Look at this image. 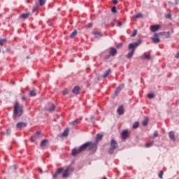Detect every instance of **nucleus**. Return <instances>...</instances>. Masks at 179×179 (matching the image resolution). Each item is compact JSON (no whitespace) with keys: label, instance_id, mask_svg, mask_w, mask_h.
Instances as JSON below:
<instances>
[{"label":"nucleus","instance_id":"obj_1","mask_svg":"<svg viewBox=\"0 0 179 179\" xmlns=\"http://www.w3.org/2000/svg\"><path fill=\"white\" fill-rule=\"evenodd\" d=\"M141 40H138V42L134 43H130L129 45L128 50L130 52H129L127 55V58L131 59L132 58V57H134V54H135V50H136V48L141 44Z\"/></svg>","mask_w":179,"mask_h":179},{"label":"nucleus","instance_id":"obj_2","mask_svg":"<svg viewBox=\"0 0 179 179\" xmlns=\"http://www.w3.org/2000/svg\"><path fill=\"white\" fill-rule=\"evenodd\" d=\"M23 115V106L20 105L18 102L14 105L13 115L14 118L16 119L19 117H22Z\"/></svg>","mask_w":179,"mask_h":179},{"label":"nucleus","instance_id":"obj_3","mask_svg":"<svg viewBox=\"0 0 179 179\" xmlns=\"http://www.w3.org/2000/svg\"><path fill=\"white\" fill-rule=\"evenodd\" d=\"M89 148V143H85L83 145L80 146L79 149H73L72 150V155L76 156V155H79V153H81V152H84Z\"/></svg>","mask_w":179,"mask_h":179},{"label":"nucleus","instance_id":"obj_4","mask_svg":"<svg viewBox=\"0 0 179 179\" xmlns=\"http://www.w3.org/2000/svg\"><path fill=\"white\" fill-rule=\"evenodd\" d=\"M117 148H118V143H117V141H115L114 139H111L110 149H109L108 153H110V155H113V153H114V150H115V149H117Z\"/></svg>","mask_w":179,"mask_h":179},{"label":"nucleus","instance_id":"obj_5","mask_svg":"<svg viewBox=\"0 0 179 179\" xmlns=\"http://www.w3.org/2000/svg\"><path fill=\"white\" fill-rule=\"evenodd\" d=\"M73 171V168L72 166H68L64 171L62 174L63 178H66V177L69 176V173H72Z\"/></svg>","mask_w":179,"mask_h":179},{"label":"nucleus","instance_id":"obj_6","mask_svg":"<svg viewBox=\"0 0 179 179\" xmlns=\"http://www.w3.org/2000/svg\"><path fill=\"white\" fill-rule=\"evenodd\" d=\"M88 143V148L89 150H92V152H96L97 149V143H91V142H87Z\"/></svg>","mask_w":179,"mask_h":179},{"label":"nucleus","instance_id":"obj_7","mask_svg":"<svg viewBox=\"0 0 179 179\" xmlns=\"http://www.w3.org/2000/svg\"><path fill=\"white\" fill-rule=\"evenodd\" d=\"M159 36H160V34H159V33H156L154 34L153 37L151 38V40L154 44H157L160 42V38Z\"/></svg>","mask_w":179,"mask_h":179},{"label":"nucleus","instance_id":"obj_8","mask_svg":"<svg viewBox=\"0 0 179 179\" xmlns=\"http://www.w3.org/2000/svg\"><path fill=\"white\" fill-rule=\"evenodd\" d=\"M162 26H160V24L151 25L150 29L152 33H155V31H157Z\"/></svg>","mask_w":179,"mask_h":179},{"label":"nucleus","instance_id":"obj_9","mask_svg":"<svg viewBox=\"0 0 179 179\" xmlns=\"http://www.w3.org/2000/svg\"><path fill=\"white\" fill-rule=\"evenodd\" d=\"M122 139L125 141L129 136V131L124 130L121 133Z\"/></svg>","mask_w":179,"mask_h":179},{"label":"nucleus","instance_id":"obj_10","mask_svg":"<svg viewBox=\"0 0 179 179\" xmlns=\"http://www.w3.org/2000/svg\"><path fill=\"white\" fill-rule=\"evenodd\" d=\"M27 127V123L26 122H18L17 124H16V128L17 129H18L19 131H20V129H22V128H24Z\"/></svg>","mask_w":179,"mask_h":179},{"label":"nucleus","instance_id":"obj_11","mask_svg":"<svg viewBox=\"0 0 179 179\" xmlns=\"http://www.w3.org/2000/svg\"><path fill=\"white\" fill-rule=\"evenodd\" d=\"M159 36H162L163 38H170V31L159 32Z\"/></svg>","mask_w":179,"mask_h":179},{"label":"nucleus","instance_id":"obj_12","mask_svg":"<svg viewBox=\"0 0 179 179\" xmlns=\"http://www.w3.org/2000/svg\"><path fill=\"white\" fill-rule=\"evenodd\" d=\"M117 113L119 114V115H122V114L124 113V106H120L117 110Z\"/></svg>","mask_w":179,"mask_h":179},{"label":"nucleus","instance_id":"obj_13","mask_svg":"<svg viewBox=\"0 0 179 179\" xmlns=\"http://www.w3.org/2000/svg\"><path fill=\"white\" fill-rule=\"evenodd\" d=\"M49 113H54L55 111V105L53 103H49V108H48Z\"/></svg>","mask_w":179,"mask_h":179},{"label":"nucleus","instance_id":"obj_14","mask_svg":"<svg viewBox=\"0 0 179 179\" xmlns=\"http://www.w3.org/2000/svg\"><path fill=\"white\" fill-rule=\"evenodd\" d=\"M92 34H94L95 38H100V37H103V34L97 31H94L92 32Z\"/></svg>","mask_w":179,"mask_h":179},{"label":"nucleus","instance_id":"obj_15","mask_svg":"<svg viewBox=\"0 0 179 179\" xmlns=\"http://www.w3.org/2000/svg\"><path fill=\"white\" fill-rule=\"evenodd\" d=\"M47 145H48V140H43L41 143V148L44 149Z\"/></svg>","mask_w":179,"mask_h":179},{"label":"nucleus","instance_id":"obj_16","mask_svg":"<svg viewBox=\"0 0 179 179\" xmlns=\"http://www.w3.org/2000/svg\"><path fill=\"white\" fill-rule=\"evenodd\" d=\"M62 171H64V169H62V168L58 169L57 171H56V173L53 175V178H56V177L58 176V174H61V173H62Z\"/></svg>","mask_w":179,"mask_h":179},{"label":"nucleus","instance_id":"obj_17","mask_svg":"<svg viewBox=\"0 0 179 179\" xmlns=\"http://www.w3.org/2000/svg\"><path fill=\"white\" fill-rule=\"evenodd\" d=\"M80 90V87L79 86H76L73 89V93L74 94H79V92Z\"/></svg>","mask_w":179,"mask_h":179},{"label":"nucleus","instance_id":"obj_18","mask_svg":"<svg viewBox=\"0 0 179 179\" xmlns=\"http://www.w3.org/2000/svg\"><path fill=\"white\" fill-rule=\"evenodd\" d=\"M169 138L173 142H176V137L174 136V131L169 132Z\"/></svg>","mask_w":179,"mask_h":179},{"label":"nucleus","instance_id":"obj_19","mask_svg":"<svg viewBox=\"0 0 179 179\" xmlns=\"http://www.w3.org/2000/svg\"><path fill=\"white\" fill-rule=\"evenodd\" d=\"M110 55H115L117 54V50L114 48H110Z\"/></svg>","mask_w":179,"mask_h":179},{"label":"nucleus","instance_id":"obj_20","mask_svg":"<svg viewBox=\"0 0 179 179\" xmlns=\"http://www.w3.org/2000/svg\"><path fill=\"white\" fill-rule=\"evenodd\" d=\"M141 59H150V55H146L145 53H144V54L141 56Z\"/></svg>","mask_w":179,"mask_h":179},{"label":"nucleus","instance_id":"obj_21","mask_svg":"<svg viewBox=\"0 0 179 179\" xmlns=\"http://www.w3.org/2000/svg\"><path fill=\"white\" fill-rule=\"evenodd\" d=\"M111 73V69H109L108 71L105 72V73L103 75V78H107L108 76Z\"/></svg>","mask_w":179,"mask_h":179},{"label":"nucleus","instance_id":"obj_22","mask_svg":"<svg viewBox=\"0 0 179 179\" xmlns=\"http://www.w3.org/2000/svg\"><path fill=\"white\" fill-rule=\"evenodd\" d=\"M148 122H149V118L148 117H145L144 118V120L143 121V127H146V125H148Z\"/></svg>","mask_w":179,"mask_h":179},{"label":"nucleus","instance_id":"obj_23","mask_svg":"<svg viewBox=\"0 0 179 179\" xmlns=\"http://www.w3.org/2000/svg\"><path fill=\"white\" fill-rule=\"evenodd\" d=\"M29 16H30L29 13H24V14L21 15L22 19H27L29 17Z\"/></svg>","mask_w":179,"mask_h":179},{"label":"nucleus","instance_id":"obj_24","mask_svg":"<svg viewBox=\"0 0 179 179\" xmlns=\"http://www.w3.org/2000/svg\"><path fill=\"white\" fill-rule=\"evenodd\" d=\"M78 34V31L74 30L71 34H70V38H74L75 36Z\"/></svg>","mask_w":179,"mask_h":179},{"label":"nucleus","instance_id":"obj_25","mask_svg":"<svg viewBox=\"0 0 179 179\" xmlns=\"http://www.w3.org/2000/svg\"><path fill=\"white\" fill-rule=\"evenodd\" d=\"M122 89H124V85H120V86L117 88V90H116V91H115V93H120V92H121V90H122Z\"/></svg>","mask_w":179,"mask_h":179},{"label":"nucleus","instance_id":"obj_26","mask_svg":"<svg viewBox=\"0 0 179 179\" xmlns=\"http://www.w3.org/2000/svg\"><path fill=\"white\" fill-rule=\"evenodd\" d=\"M133 17L134 19H139V18H141V17H143V15L141 13H138V14H136L133 16Z\"/></svg>","mask_w":179,"mask_h":179},{"label":"nucleus","instance_id":"obj_27","mask_svg":"<svg viewBox=\"0 0 179 179\" xmlns=\"http://www.w3.org/2000/svg\"><path fill=\"white\" fill-rule=\"evenodd\" d=\"M69 134V129H65L62 133V136H67Z\"/></svg>","mask_w":179,"mask_h":179},{"label":"nucleus","instance_id":"obj_28","mask_svg":"<svg viewBox=\"0 0 179 179\" xmlns=\"http://www.w3.org/2000/svg\"><path fill=\"white\" fill-rule=\"evenodd\" d=\"M102 138H103L102 134H97L96 138V142H99V141H101Z\"/></svg>","mask_w":179,"mask_h":179},{"label":"nucleus","instance_id":"obj_29","mask_svg":"<svg viewBox=\"0 0 179 179\" xmlns=\"http://www.w3.org/2000/svg\"><path fill=\"white\" fill-rule=\"evenodd\" d=\"M29 96L31 97H34V96H36V90H32L30 92H29Z\"/></svg>","mask_w":179,"mask_h":179},{"label":"nucleus","instance_id":"obj_30","mask_svg":"<svg viewBox=\"0 0 179 179\" xmlns=\"http://www.w3.org/2000/svg\"><path fill=\"white\" fill-rule=\"evenodd\" d=\"M79 122H80V120H74V121H73V122H71V124L72 125H78V124H79Z\"/></svg>","mask_w":179,"mask_h":179},{"label":"nucleus","instance_id":"obj_31","mask_svg":"<svg viewBox=\"0 0 179 179\" xmlns=\"http://www.w3.org/2000/svg\"><path fill=\"white\" fill-rule=\"evenodd\" d=\"M6 38L0 39V45H3L4 44H6Z\"/></svg>","mask_w":179,"mask_h":179},{"label":"nucleus","instance_id":"obj_32","mask_svg":"<svg viewBox=\"0 0 179 179\" xmlns=\"http://www.w3.org/2000/svg\"><path fill=\"white\" fill-rule=\"evenodd\" d=\"M138 127H139V122H134V124H133L134 129H136V128H138Z\"/></svg>","mask_w":179,"mask_h":179},{"label":"nucleus","instance_id":"obj_33","mask_svg":"<svg viewBox=\"0 0 179 179\" xmlns=\"http://www.w3.org/2000/svg\"><path fill=\"white\" fill-rule=\"evenodd\" d=\"M37 141V136H33L31 137V142H36Z\"/></svg>","mask_w":179,"mask_h":179},{"label":"nucleus","instance_id":"obj_34","mask_svg":"<svg viewBox=\"0 0 179 179\" xmlns=\"http://www.w3.org/2000/svg\"><path fill=\"white\" fill-rule=\"evenodd\" d=\"M153 145V142L145 143V148H150Z\"/></svg>","mask_w":179,"mask_h":179},{"label":"nucleus","instance_id":"obj_35","mask_svg":"<svg viewBox=\"0 0 179 179\" xmlns=\"http://www.w3.org/2000/svg\"><path fill=\"white\" fill-rule=\"evenodd\" d=\"M148 99H154L155 94H153V93L148 94Z\"/></svg>","mask_w":179,"mask_h":179},{"label":"nucleus","instance_id":"obj_36","mask_svg":"<svg viewBox=\"0 0 179 179\" xmlns=\"http://www.w3.org/2000/svg\"><path fill=\"white\" fill-rule=\"evenodd\" d=\"M163 174H164L163 171H160L159 173V178L161 179H163Z\"/></svg>","mask_w":179,"mask_h":179},{"label":"nucleus","instance_id":"obj_37","mask_svg":"<svg viewBox=\"0 0 179 179\" xmlns=\"http://www.w3.org/2000/svg\"><path fill=\"white\" fill-rule=\"evenodd\" d=\"M39 5H40V6H44V5H45V1H39Z\"/></svg>","mask_w":179,"mask_h":179},{"label":"nucleus","instance_id":"obj_38","mask_svg":"<svg viewBox=\"0 0 179 179\" xmlns=\"http://www.w3.org/2000/svg\"><path fill=\"white\" fill-rule=\"evenodd\" d=\"M111 10L113 13H117V8L115 6L113 7Z\"/></svg>","mask_w":179,"mask_h":179},{"label":"nucleus","instance_id":"obj_39","mask_svg":"<svg viewBox=\"0 0 179 179\" xmlns=\"http://www.w3.org/2000/svg\"><path fill=\"white\" fill-rule=\"evenodd\" d=\"M166 19H171V14L168 13L165 15Z\"/></svg>","mask_w":179,"mask_h":179},{"label":"nucleus","instance_id":"obj_40","mask_svg":"<svg viewBox=\"0 0 179 179\" xmlns=\"http://www.w3.org/2000/svg\"><path fill=\"white\" fill-rule=\"evenodd\" d=\"M93 26V23L90 22L86 25V28L89 29Z\"/></svg>","mask_w":179,"mask_h":179},{"label":"nucleus","instance_id":"obj_41","mask_svg":"<svg viewBox=\"0 0 179 179\" xmlns=\"http://www.w3.org/2000/svg\"><path fill=\"white\" fill-rule=\"evenodd\" d=\"M154 136H155V138H157V136H159V133H157V131H155L154 132Z\"/></svg>","mask_w":179,"mask_h":179},{"label":"nucleus","instance_id":"obj_42","mask_svg":"<svg viewBox=\"0 0 179 179\" xmlns=\"http://www.w3.org/2000/svg\"><path fill=\"white\" fill-rule=\"evenodd\" d=\"M117 47V48H120V47H122V43H118Z\"/></svg>","mask_w":179,"mask_h":179},{"label":"nucleus","instance_id":"obj_43","mask_svg":"<svg viewBox=\"0 0 179 179\" xmlns=\"http://www.w3.org/2000/svg\"><path fill=\"white\" fill-rule=\"evenodd\" d=\"M6 132H7V135H10V129H7Z\"/></svg>","mask_w":179,"mask_h":179},{"label":"nucleus","instance_id":"obj_44","mask_svg":"<svg viewBox=\"0 0 179 179\" xmlns=\"http://www.w3.org/2000/svg\"><path fill=\"white\" fill-rule=\"evenodd\" d=\"M135 36H136V31H134L132 34L133 37H135Z\"/></svg>","mask_w":179,"mask_h":179},{"label":"nucleus","instance_id":"obj_45","mask_svg":"<svg viewBox=\"0 0 179 179\" xmlns=\"http://www.w3.org/2000/svg\"><path fill=\"white\" fill-rule=\"evenodd\" d=\"M63 94H68V91H67V90H64V92H63Z\"/></svg>","mask_w":179,"mask_h":179},{"label":"nucleus","instance_id":"obj_46","mask_svg":"<svg viewBox=\"0 0 179 179\" xmlns=\"http://www.w3.org/2000/svg\"><path fill=\"white\" fill-rule=\"evenodd\" d=\"M117 26H118L119 27H121V26H122V23H121V22H117Z\"/></svg>","mask_w":179,"mask_h":179},{"label":"nucleus","instance_id":"obj_47","mask_svg":"<svg viewBox=\"0 0 179 179\" xmlns=\"http://www.w3.org/2000/svg\"><path fill=\"white\" fill-rule=\"evenodd\" d=\"M113 5H117L118 3V1H113Z\"/></svg>","mask_w":179,"mask_h":179},{"label":"nucleus","instance_id":"obj_48","mask_svg":"<svg viewBox=\"0 0 179 179\" xmlns=\"http://www.w3.org/2000/svg\"><path fill=\"white\" fill-rule=\"evenodd\" d=\"M38 171L41 173V174H43V170L41 169H38Z\"/></svg>","mask_w":179,"mask_h":179},{"label":"nucleus","instance_id":"obj_49","mask_svg":"<svg viewBox=\"0 0 179 179\" xmlns=\"http://www.w3.org/2000/svg\"><path fill=\"white\" fill-rule=\"evenodd\" d=\"M21 99H22V101H24V100H26V96H22Z\"/></svg>","mask_w":179,"mask_h":179},{"label":"nucleus","instance_id":"obj_50","mask_svg":"<svg viewBox=\"0 0 179 179\" xmlns=\"http://www.w3.org/2000/svg\"><path fill=\"white\" fill-rule=\"evenodd\" d=\"M37 7H35V8H34V9H33V12H36V10H37Z\"/></svg>","mask_w":179,"mask_h":179},{"label":"nucleus","instance_id":"obj_51","mask_svg":"<svg viewBox=\"0 0 179 179\" xmlns=\"http://www.w3.org/2000/svg\"><path fill=\"white\" fill-rule=\"evenodd\" d=\"M176 58H179V52H178L176 55Z\"/></svg>","mask_w":179,"mask_h":179},{"label":"nucleus","instance_id":"obj_52","mask_svg":"<svg viewBox=\"0 0 179 179\" xmlns=\"http://www.w3.org/2000/svg\"><path fill=\"white\" fill-rule=\"evenodd\" d=\"M169 6H173V4L171 3V1H169Z\"/></svg>","mask_w":179,"mask_h":179},{"label":"nucleus","instance_id":"obj_53","mask_svg":"<svg viewBox=\"0 0 179 179\" xmlns=\"http://www.w3.org/2000/svg\"><path fill=\"white\" fill-rule=\"evenodd\" d=\"M36 135H40V131H36Z\"/></svg>","mask_w":179,"mask_h":179},{"label":"nucleus","instance_id":"obj_54","mask_svg":"<svg viewBox=\"0 0 179 179\" xmlns=\"http://www.w3.org/2000/svg\"><path fill=\"white\" fill-rule=\"evenodd\" d=\"M14 169L16 170V166H14Z\"/></svg>","mask_w":179,"mask_h":179},{"label":"nucleus","instance_id":"obj_55","mask_svg":"<svg viewBox=\"0 0 179 179\" xmlns=\"http://www.w3.org/2000/svg\"><path fill=\"white\" fill-rule=\"evenodd\" d=\"M103 179H107V178L104 177V178H103Z\"/></svg>","mask_w":179,"mask_h":179},{"label":"nucleus","instance_id":"obj_56","mask_svg":"<svg viewBox=\"0 0 179 179\" xmlns=\"http://www.w3.org/2000/svg\"><path fill=\"white\" fill-rule=\"evenodd\" d=\"M38 1H45V0H38Z\"/></svg>","mask_w":179,"mask_h":179},{"label":"nucleus","instance_id":"obj_57","mask_svg":"<svg viewBox=\"0 0 179 179\" xmlns=\"http://www.w3.org/2000/svg\"><path fill=\"white\" fill-rule=\"evenodd\" d=\"M113 1H117V0H113Z\"/></svg>","mask_w":179,"mask_h":179}]
</instances>
